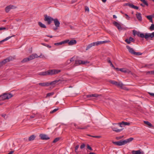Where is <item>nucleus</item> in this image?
Masks as SVG:
<instances>
[{
  "label": "nucleus",
  "mask_w": 154,
  "mask_h": 154,
  "mask_svg": "<svg viewBox=\"0 0 154 154\" xmlns=\"http://www.w3.org/2000/svg\"><path fill=\"white\" fill-rule=\"evenodd\" d=\"M133 34L135 36L136 34L138 37L143 38H145L146 41L152 40L154 37V32L151 33H140L137 32L135 30L133 31Z\"/></svg>",
  "instance_id": "f257e3e1"
},
{
  "label": "nucleus",
  "mask_w": 154,
  "mask_h": 154,
  "mask_svg": "<svg viewBox=\"0 0 154 154\" xmlns=\"http://www.w3.org/2000/svg\"><path fill=\"white\" fill-rule=\"evenodd\" d=\"M133 139V138L130 137L124 140H121L118 141H112V143L114 145L117 146H122L131 142Z\"/></svg>",
  "instance_id": "f03ea898"
},
{
  "label": "nucleus",
  "mask_w": 154,
  "mask_h": 154,
  "mask_svg": "<svg viewBox=\"0 0 154 154\" xmlns=\"http://www.w3.org/2000/svg\"><path fill=\"white\" fill-rule=\"evenodd\" d=\"M14 58L12 56H10L3 60L2 61L0 62V67L3 65H5L6 63L9 62L10 61L13 60Z\"/></svg>",
  "instance_id": "7ed1b4c3"
},
{
  "label": "nucleus",
  "mask_w": 154,
  "mask_h": 154,
  "mask_svg": "<svg viewBox=\"0 0 154 154\" xmlns=\"http://www.w3.org/2000/svg\"><path fill=\"white\" fill-rule=\"evenodd\" d=\"M44 17V21L47 22V23L48 24H50L51 23V21H53L54 19L51 17L48 16L47 15H45Z\"/></svg>",
  "instance_id": "20e7f679"
},
{
  "label": "nucleus",
  "mask_w": 154,
  "mask_h": 154,
  "mask_svg": "<svg viewBox=\"0 0 154 154\" xmlns=\"http://www.w3.org/2000/svg\"><path fill=\"white\" fill-rule=\"evenodd\" d=\"M109 82L121 88H122L123 86V84L122 83L118 82L115 81L111 80Z\"/></svg>",
  "instance_id": "39448f33"
},
{
  "label": "nucleus",
  "mask_w": 154,
  "mask_h": 154,
  "mask_svg": "<svg viewBox=\"0 0 154 154\" xmlns=\"http://www.w3.org/2000/svg\"><path fill=\"white\" fill-rule=\"evenodd\" d=\"M65 41L66 42V43H68L69 45H75L76 43V41L75 39H72L70 41L69 39H66L65 40Z\"/></svg>",
  "instance_id": "423d86ee"
},
{
  "label": "nucleus",
  "mask_w": 154,
  "mask_h": 154,
  "mask_svg": "<svg viewBox=\"0 0 154 154\" xmlns=\"http://www.w3.org/2000/svg\"><path fill=\"white\" fill-rule=\"evenodd\" d=\"M42 54L38 56L36 54H33L29 56V58L30 60H32L35 58H37L41 57Z\"/></svg>",
  "instance_id": "0eeeda50"
},
{
  "label": "nucleus",
  "mask_w": 154,
  "mask_h": 154,
  "mask_svg": "<svg viewBox=\"0 0 154 154\" xmlns=\"http://www.w3.org/2000/svg\"><path fill=\"white\" fill-rule=\"evenodd\" d=\"M53 21L56 27V28H58L60 26V22L57 18L54 19Z\"/></svg>",
  "instance_id": "6e6552de"
},
{
  "label": "nucleus",
  "mask_w": 154,
  "mask_h": 154,
  "mask_svg": "<svg viewBox=\"0 0 154 154\" xmlns=\"http://www.w3.org/2000/svg\"><path fill=\"white\" fill-rule=\"evenodd\" d=\"M113 24L118 29H122V28H123L122 26L123 25L117 22H113Z\"/></svg>",
  "instance_id": "1a4fd4ad"
},
{
  "label": "nucleus",
  "mask_w": 154,
  "mask_h": 154,
  "mask_svg": "<svg viewBox=\"0 0 154 154\" xmlns=\"http://www.w3.org/2000/svg\"><path fill=\"white\" fill-rule=\"evenodd\" d=\"M16 8V7L13 5H10L6 7L5 11L6 12H8L11 9Z\"/></svg>",
  "instance_id": "9d476101"
},
{
  "label": "nucleus",
  "mask_w": 154,
  "mask_h": 154,
  "mask_svg": "<svg viewBox=\"0 0 154 154\" xmlns=\"http://www.w3.org/2000/svg\"><path fill=\"white\" fill-rule=\"evenodd\" d=\"M118 124L121 127H123L124 126L129 125L130 123L128 122H122L119 123Z\"/></svg>",
  "instance_id": "9b49d317"
},
{
  "label": "nucleus",
  "mask_w": 154,
  "mask_h": 154,
  "mask_svg": "<svg viewBox=\"0 0 154 154\" xmlns=\"http://www.w3.org/2000/svg\"><path fill=\"white\" fill-rule=\"evenodd\" d=\"M39 136L43 140H47L50 139V138L47 135L44 134H41Z\"/></svg>",
  "instance_id": "f8f14e48"
},
{
  "label": "nucleus",
  "mask_w": 154,
  "mask_h": 154,
  "mask_svg": "<svg viewBox=\"0 0 154 154\" xmlns=\"http://www.w3.org/2000/svg\"><path fill=\"white\" fill-rule=\"evenodd\" d=\"M63 81L60 80H55L49 83V86L50 85H54L59 82H60V83H62Z\"/></svg>",
  "instance_id": "ddd939ff"
},
{
  "label": "nucleus",
  "mask_w": 154,
  "mask_h": 154,
  "mask_svg": "<svg viewBox=\"0 0 154 154\" xmlns=\"http://www.w3.org/2000/svg\"><path fill=\"white\" fill-rule=\"evenodd\" d=\"M134 39L131 37H130L129 39L127 38L125 40V41L128 44H130L131 42H134Z\"/></svg>",
  "instance_id": "4468645a"
},
{
  "label": "nucleus",
  "mask_w": 154,
  "mask_h": 154,
  "mask_svg": "<svg viewBox=\"0 0 154 154\" xmlns=\"http://www.w3.org/2000/svg\"><path fill=\"white\" fill-rule=\"evenodd\" d=\"M119 71L125 73H128L129 74L131 73V72L130 71L124 68H121L119 69Z\"/></svg>",
  "instance_id": "2eb2a0df"
},
{
  "label": "nucleus",
  "mask_w": 154,
  "mask_h": 154,
  "mask_svg": "<svg viewBox=\"0 0 154 154\" xmlns=\"http://www.w3.org/2000/svg\"><path fill=\"white\" fill-rule=\"evenodd\" d=\"M141 14L140 13L137 12L136 14V15L138 21H141L142 20V18L141 15Z\"/></svg>",
  "instance_id": "dca6fc26"
},
{
  "label": "nucleus",
  "mask_w": 154,
  "mask_h": 154,
  "mask_svg": "<svg viewBox=\"0 0 154 154\" xmlns=\"http://www.w3.org/2000/svg\"><path fill=\"white\" fill-rule=\"evenodd\" d=\"M96 45L95 43V42H93L92 43H91L89 45H88L86 47V50H88L90 48H91L93 46H94Z\"/></svg>",
  "instance_id": "f3484780"
},
{
  "label": "nucleus",
  "mask_w": 154,
  "mask_h": 154,
  "mask_svg": "<svg viewBox=\"0 0 154 154\" xmlns=\"http://www.w3.org/2000/svg\"><path fill=\"white\" fill-rule=\"evenodd\" d=\"M126 47L128 50L129 52L131 53L132 54H134V53L135 52L134 49L128 45L126 46Z\"/></svg>",
  "instance_id": "a211bd4d"
},
{
  "label": "nucleus",
  "mask_w": 154,
  "mask_h": 154,
  "mask_svg": "<svg viewBox=\"0 0 154 154\" xmlns=\"http://www.w3.org/2000/svg\"><path fill=\"white\" fill-rule=\"evenodd\" d=\"M38 84L43 87L49 86V82L40 83H38Z\"/></svg>",
  "instance_id": "6ab92c4d"
},
{
  "label": "nucleus",
  "mask_w": 154,
  "mask_h": 154,
  "mask_svg": "<svg viewBox=\"0 0 154 154\" xmlns=\"http://www.w3.org/2000/svg\"><path fill=\"white\" fill-rule=\"evenodd\" d=\"M38 75L43 76L48 75V70L44 72H40L38 73Z\"/></svg>",
  "instance_id": "aec40b11"
},
{
  "label": "nucleus",
  "mask_w": 154,
  "mask_h": 154,
  "mask_svg": "<svg viewBox=\"0 0 154 154\" xmlns=\"http://www.w3.org/2000/svg\"><path fill=\"white\" fill-rule=\"evenodd\" d=\"M108 42L107 41H99L95 42L96 45H98L101 44H104Z\"/></svg>",
  "instance_id": "412c9836"
},
{
  "label": "nucleus",
  "mask_w": 154,
  "mask_h": 154,
  "mask_svg": "<svg viewBox=\"0 0 154 154\" xmlns=\"http://www.w3.org/2000/svg\"><path fill=\"white\" fill-rule=\"evenodd\" d=\"M112 129L113 131L116 132H119L121 131H122L123 129V128H122L121 129H118L116 128H112Z\"/></svg>",
  "instance_id": "4be33fe9"
},
{
  "label": "nucleus",
  "mask_w": 154,
  "mask_h": 154,
  "mask_svg": "<svg viewBox=\"0 0 154 154\" xmlns=\"http://www.w3.org/2000/svg\"><path fill=\"white\" fill-rule=\"evenodd\" d=\"M38 25L39 26L42 28H46V26L42 23H41L40 22H38Z\"/></svg>",
  "instance_id": "5701e85b"
},
{
  "label": "nucleus",
  "mask_w": 154,
  "mask_h": 154,
  "mask_svg": "<svg viewBox=\"0 0 154 154\" xmlns=\"http://www.w3.org/2000/svg\"><path fill=\"white\" fill-rule=\"evenodd\" d=\"M144 123L145 124L147 125L149 127H153V126L148 121H144Z\"/></svg>",
  "instance_id": "b1692460"
},
{
  "label": "nucleus",
  "mask_w": 154,
  "mask_h": 154,
  "mask_svg": "<svg viewBox=\"0 0 154 154\" xmlns=\"http://www.w3.org/2000/svg\"><path fill=\"white\" fill-rule=\"evenodd\" d=\"M66 42L64 40V41H63L61 42L55 43L54 45H61L63 44H66Z\"/></svg>",
  "instance_id": "393cba45"
},
{
  "label": "nucleus",
  "mask_w": 154,
  "mask_h": 154,
  "mask_svg": "<svg viewBox=\"0 0 154 154\" xmlns=\"http://www.w3.org/2000/svg\"><path fill=\"white\" fill-rule=\"evenodd\" d=\"M132 153L133 154H141V152L140 150L137 151L132 150Z\"/></svg>",
  "instance_id": "a878e982"
},
{
  "label": "nucleus",
  "mask_w": 154,
  "mask_h": 154,
  "mask_svg": "<svg viewBox=\"0 0 154 154\" xmlns=\"http://www.w3.org/2000/svg\"><path fill=\"white\" fill-rule=\"evenodd\" d=\"M146 17L150 20V22L151 23H153L152 20V16L151 15H148L146 16Z\"/></svg>",
  "instance_id": "bb28decb"
},
{
  "label": "nucleus",
  "mask_w": 154,
  "mask_h": 154,
  "mask_svg": "<svg viewBox=\"0 0 154 154\" xmlns=\"http://www.w3.org/2000/svg\"><path fill=\"white\" fill-rule=\"evenodd\" d=\"M0 97L2 98V99L3 100L8 99L6 97L7 95L6 94V93H5L3 94L2 95L0 96Z\"/></svg>",
  "instance_id": "cd10ccee"
},
{
  "label": "nucleus",
  "mask_w": 154,
  "mask_h": 154,
  "mask_svg": "<svg viewBox=\"0 0 154 154\" xmlns=\"http://www.w3.org/2000/svg\"><path fill=\"white\" fill-rule=\"evenodd\" d=\"M15 36V35H13L12 36H8V37L6 38L5 39H4L2 40V41H0V43H1V42H4V41H7L8 39H9L10 38H11L12 37L14 36Z\"/></svg>",
  "instance_id": "c85d7f7f"
},
{
  "label": "nucleus",
  "mask_w": 154,
  "mask_h": 154,
  "mask_svg": "<svg viewBox=\"0 0 154 154\" xmlns=\"http://www.w3.org/2000/svg\"><path fill=\"white\" fill-rule=\"evenodd\" d=\"M35 136L34 135H32L29 138V141H31L35 139Z\"/></svg>",
  "instance_id": "c756f323"
},
{
  "label": "nucleus",
  "mask_w": 154,
  "mask_h": 154,
  "mask_svg": "<svg viewBox=\"0 0 154 154\" xmlns=\"http://www.w3.org/2000/svg\"><path fill=\"white\" fill-rule=\"evenodd\" d=\"M48 75H54V70L53 69L49 70H48Z\"/></svg>",
  "instance_id": "7c9ffc66"
},
{
  "label": "nucleus",
  "mask_w": 154,
  "mask_h": 154,
  "mask_svg": "<svg viewBox=\"0 0 154 154\" xmlns=\"http://www.w3.org/2000/svg\"><path fill=\"white\" fill-rule=\"evenodd\" d=\"M75 64L76 65H80L81 64V60H75Z\"/></svg>",
  "instance_id": "2f4dec72"
},
{
  "label": "nucleus",
  "mask_w": 154,
  "mask_h": 154,
  "mask_svg": "<svg viewBox=\"0 0 154 154\" xmlns=\"http://www.w3.org/2000/svg\"><path fill=\"white\" fill-rule=\"evenodd\" d=\"M29 60H29V57L26 58L24 59L23 60H22L21 61V62L23 63H25Z\"/></svg>",
  "instance_id": "473e14b6"
},
{
  "label": "nucleus",
  "mask_w": 154,
  "mask_h": 154,
  "mask_svg": "<svg viewBox=\"0 0 154 154\" xmlns=\"http://www.w3.org/2000/svg\"><path fill=\"white\" fill-rule=\"evenodd\" d=\"M54 75L60 72L61 71L60 70H57L55 69H54Z\"/></svg>",
  "instance_id": "72a5a7b5"
},
{
  "label": "nucleus",
  "mask_w": 154,
  "mask_h": 154,
  "mask_svg": "<svg viewBox=\"0 0 154 154\" xmlns=\"http://www.w3.org/2000/svg\"><path fill=\"white\" fill-rule=\"evenodd\" d=\"M6 94L7 95L6 97L7 98V99H9L11 97H13V95L11 94Z\"/></svg>",
  "instance_id": "f704fd0d"
},
{
  "label": "nucleus",
  "mask_w": 154,
  "mask_h": 154,
  "mask_svg": "<svg viewBox=\"0 0 154 154\" xmlns=\"http://www.w3.org/2000/svg\"><path fill=\"white\" fill-rule=\"evenodd\" d=\"M81 64H85L89 63V62L87 61H83L81 60Z\"/></svg>",
  "instance_id": "c9c22d12"
},
{
  "label": "nucleus",
  "mask_w": 154,
  "mask_h": 154,
  "mask_svg": "<svg viewBox=\"0 0 154 154\" xmlns=\"http://www.w3.org/2000/svg\"><path fill=\"white\" fill-rule=\"evenodd\" d=\"M89 125H87L86 126H85L83 127L82 128H79V127H77V128L79 129H87L88 127H89Z\"/></svg>",
  "instance_id": "e433bc0d"
},
{
  "label": "nucleus",
  "mask_w": 154,
  "mask_h": 154,
  "mask_svg": "<svg viewBox=\"0 0 154 154\" xmlns=\"http://www.w3.org/2000/svg\"><path fill=\"white\" fill-rule=\"evenodd\" d=\"M54 94V92H52L51 93H50L47 94L46 95V97H50V96H52Z\"/></svg>",
  "instance_id": "4c0bfd02"
},
{
  "label": "nucleus",
  "mask_w": 154,
  "mask_h": 154,
  "mask_svg": "<svg viewBox=\"0 0 154 154\" xmlns=\"http://www.w3.org/2000/svg\"><path fill=\"white\" fill-rule=\"evenodd\" d=\"M142 54L140 53V52H135L134 53V55H142Z\"/></svg>",
  "instance_id": "58836bf2"
},
{
  "label": "nucleus",
  "mask_w": 154,
  "mask_h": 154,
  "mask_svg": "<svg viewBox=\"0 0 154 154\" xmlns=\"http://www.w3.org/2000/svg\"><path fill=\"white\" fill-rule=\"evenodd\" d=\"M131 8H133L134 9L138 10L139 9V7L137 6H135L133 4L132 5Z\"/></svg>",
  "instance_id": "ea45409f"
},
{
  "label": "nucleus",
  "mask_w": 154,
  "mask_h": 154,
  "mask_svg": "<svg viewBox=\"0 0 154 154\" xmlns=\"http://www.w3.org/2000/svg\"><path fill=\"white\" fill-rule=\"evenodd\" d=\"M41 44L42 45L45 46H46L49 48H50L51 47V46H50L44 43H42Z\"/></svg>",
  "instance_id": "a19ab883"
},
{
  "label": "nucleus",
  "mask_w": 154,
  "mask_h": 154,
  "mask_svg": "<svg viewBox=\"0 0 154 154\" xmlns=\"http://www.w3.org/2000/svg\"><path fill=\"white\" fill-rule=\"evenodd\" d=\"M148 74L154 75V70L151 71H148L147 72Z\"/></svg>",
  "instance_id": "79ce46f5"
},
{
  "label": "nucleus",
  "mask_w": 154,
  "mask_h": 154,
  "mask_svg": "<svg viewBox=\"0 0 154 154\" xmlns=\"http://www.w3.org/2000/svg\"><path fill=\"white\" fill-rule=\"evenodd\" d=\"M59 140H60V138H59V137L56 138L53 140V143H55L57 142L58 141H59Z\"/></svg>",
  "instance_id": "37998d69"
},
{
  "label": "nucleus",
  "mask_w": 154,
  "mask_h": 154,
  "mask_svg": "<svg viewBox=\"0 0 154 154\" xmlns=\"http://www.w3.org/2000/svg\"><path fill=\"white\" fill-rule=\"evenodd\" d=\"M132 4H131L130 3H126L125 4L124 6H128L129 7L131 8Z\"/></svg>",
  "instance_id": "c03bdc74"
},
{
  "label": "nucleus",
  "mask_w": 154,
  "mask_h": 154,
  "mask_svg": "<svg viewBox=\"0 0 154 154\" xmlns=\"http://www.w3.org/2000/svg\"><path fill=\"white\" fill-rule=\"evenodd\" d=\"M58 109H59L58 108H56V109H54L52 111H51L50 112V113H53L57 111Z\"/></svg>",
  "instance_id": "a18cd8bd"
},
{
  "label": "nucleus",
  "mask_w": 154,
  "mask_h": 154,
  "mask_svg": "<svg viewBox=\"0 0 154 154\" xmlns=\"http://www.w3.org/2000/svg\"><path fill=\"white\" fill-rule=\"evenodd\" d=\"M85 11H87L88 12H89V8L88 6H85Z\"/></svg>",
  "instance_id": "49530a36"
},
{
  "label": "nucleus",
  "mask_w": 154,
  "mask_h": 154,
  "mask_svg": "<svg viewBox=\"0 0 154 154\" xmlns=\"http://www.w3.org/2000/svg\"><path fill=\"white\" fill-rule=\"evenodd\" d=\"M79 145H77L75 147V152L77 153L78 152L77 151V150H78V149L79 148Z\"/></svg>",
  "instance_id": "de8ad7c7"
},
{
  "label": "nucleus",
  "mask_w": 154,
  "mask_h": 154,
  "mask_svg": "<svg viewBox=\"0 0 154 154\" xmlns=\"http://www.w3.org/2000/svg\"><path fill=\"white\" fill-rule=\"evenodd\" d=\"M123 137V136H121L118 137H116V139L117 140H119V139H122Z\"/></svg>",
  "instance_id": "09e8293b"
},
{
  "label": "nucleus",
  "mask_w": 154,
  "mask_h": 154,
  "mask_svg": "<svg viewBox=\"0 0 154 154\" xmlns=\"http://www.w3.org/2000/svg\"><path fill=\"white\" fill-rule=\"evenodd\" d=\"M85 147V145L83 143L82 144L80 147V148L81 149H82L83 148H84Z\"/></svg>",
  "instance_id": "8fccbe9b"
},
{
  "label": "nucleus",
  "mask_w": 154,
  "mask_h": 154,
  "mask_svg": "<svg viewBox=\"0 0 154 154\" xmlns=\"http://www.w3.org/2000/svg\"><path fill=\"white\" fill-rule=\"evenodd\" d=\"M87 148L88 149H89L91 150H92V149L91 148V147H90L88 144L87 145Z\"/></svg>",
  "instance_id": "3c124183"
},
{
  "label": "nucleus",
  "mask_w": 154,
  "mask_h": 154,
  "mask_svg": "<svg viewBox=\"0 0 154 154\" xmlns=\"http://www.w3.org/2000/svg\"><path fill=\"white\" fill-rule=\"evenodd\" d=\"M91 96H92V97H97L98 96H99V95L97 94H92Z\"/></svg>",
  "instance_id": "603ef678"
},
{
  "label": "nucleus",
  "mask_w": 154,
  "mask_h": 154,
  "mask_svg": "<svg viewBox=\"0 0 154 154\" xmlns=\"http://www.w3.org/2000/svg\"><path fill=\"white\" fill-rule=\"evenodd\" d=\"M154 29V24H151V26L150 27L149 29Z\"/></svg>",
  "instance_id": "864d4df0"
},
{
  "label": "nucleus",
  "mask_w": 154,
  "mask_h": 154,
  "mask_svg": "<svg viewBox=\"0 0 154 154\" xmlns=\"http://www.w3.org/2000/svg\"><path fill=\"white\" fill-rule=\"evenodd\" d=\"M71 62L69 60H68L66 63V65L69 64Z\"/></svg>",
  "instance_id": "5fc2aeb1"
},
{
  "label": "nucleus",
  "mask_w": 154,
  "mask_h": 154,
  "mask_svg": "<svg viewBox=\"0 0 154 154\" xmlns=\"http://www.w3.org/2000/svg\"><path fill=\"white\" fill-rule=\"evenodd\" d=\"M107 61L110 64L111 63H112V62L110 60V58H109V57L107 59Z\"/></svg>",
  "instance_id": "6e6d98bb"
},
{
  "label": "nucleus",
  "mask_w": 154,
  "mask_h": 154,
  "mask_svg": "<svg viewBox=\"0 0 154 154\" xmlns=\"http://www.w3.org/2000/svg\"><path fill=\"white\" fill-rule=\"evenodd\" d=\"M125 15L126 16V18L128 20H129L130 17L128 16V15L126 14H125Z\"/></svg>",
  "instance_id": "4d7b16f0"
},
{
  "label": "nucleus",
  "mask_w": 154,
  "mask_h": 154,
  "mask_svg": "<svg viewBox=\"0 0 154 154\" xmlns=\"http://www.w3.org/2000/svg\"><path fill=\"white\" fill-rule=\"evenodd\" d=\"M74 57H72L71 58L70 60H69L71 62L74 61Z\"/></svg>",
  "instance_id": "13d9d810"
},
{
  "label": "nucleus",
  "mask_w": 154,
  "mask_h": 154,
  "mask_svg": "<svg viewBox=\"0 0 154 154\" xmlns=\"http://www.w3.org/2000/svg\"><path fill=\"white\" fill-rule=\"evenodd\" d=\"M149 93L151 96L154 97V93Z\"/></svg>",
  "instance_id": "bf43d9fd"
},
{
  "label": "nucleus",
  "mask_w": 154,
  "mask_h": 154,
  "mask_svg": "<svg viewBox=\"0 0 154 154\" xmlns=\"http://www.w3.org/2000/svg\"><path fill=\"white\" fill-rule=\"evenodd\" d=\"M110 65L114 69H116V68L112 64V63L110 64Z\"/></svg>",
  "instance_id": "052dcab7"
},
{
  "label": "nucleus",
  "mask_w": 154,
  "mask_h": 154,
  "mask_svg": "<svg viewBox=\"0 0 154 154\" xmlns=\"http://www.w3.org/2000/svg\"><path fill=\"white\" fill-rule=\"evenodd\" d=\"M143 4L144 5H145L147 6H148V4L146 1V2H145Z\"/></svg>",
  "instance_id": "680f3d73"
},
{
  "label": "nucleus",
  "mask_w": 154,
  "mask_h": 154,
  "mask_svg": "<svg viewBox=\"0 0 154 154\" xmlns=\"http://www.w3.org/2000/svg\"><path fill=\"white\" fill-rule=\"evenodd\" d=\"M87 97H92V96H91V94H89V95H87Z\"/></svg>",
  "instance_id": "e2e57ef3"
},
{
  "label": "nucleus",
  "mask_w": 154,
  "mask_h": 154,
  "mask_svg": "<svg viewBox=\"0 0 154 154\" xmlns=\"http://www.w3.org/2000/svg\"><path fill=\"white\" fill-rule=\"evenodd\" d=\"M152 65L151 64H149V65H147V64H146V65H145L144 66V67H148V68H149L148 66H151Z\"/></svg>",
  "instance_id": "0e129e2a"
},
{
  "label": "nucleus",
  "mask_w": 154,
  "mask_h": 154,
  "mask_svg": "<svg viewBox=\"0 0 154 154\" xmlns=\"http://www.w3.org/2000/svg\"><path fill=\"white\" fill-rule=\"evenodd\" d=\"M30 117L31 118H35V115H34V116H33V115H31L30 116Z\"/></svg>",
  "instance_id": "69168bd1"
},
{
  "label": "nucleus",
  "mask_w": 154,
  "mask_h": 154,
  "mask_svg": "<svg viewBox=\"0 0 154 154\" xmlns=\"http://www.w3.org/2000/svg\"><path fill=\"white\" fill-rule=\"evenodd\" d=\"M14 152V151H11L8 154H12Z\"/></svg>",
  "instance_id": "338daca9"
},
{
  "label": "nucleus",
  "mask_w": 154,
  "mask_h": 154,
  "mask_svg": "<svg viewBox=\"0 0 154 154\" xmlns=\"http://www.w3.org/2000/svg\"><path fill=\"white\" fill-rule=\"evenodd\" d=\"M113 17L114 18H117L116 16L115 15H113Z\"/></svg>",
  "instance_id": "774afa93"
}]
</instances>
